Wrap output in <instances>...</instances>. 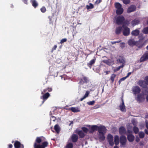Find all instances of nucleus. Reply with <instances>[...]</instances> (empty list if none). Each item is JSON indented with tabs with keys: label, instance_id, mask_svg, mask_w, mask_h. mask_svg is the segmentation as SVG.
Masks as SVG:
<instances>
[{
	"label": "nucleus",
	"instance_id": "obj_10",
	"mask_svg": "<svg viewBox=\"0 0 148 148\" xmlns=\"http://www.w3.org/2000/svg\"><path fill=\"white\" fill-rule=\"evenodd\" d=\"M136 6L134 5H132L128 7L127 10V12L129 13L132 12H134L136 11Z\"/></svg>",
	"mask_w": 148,
	"mask_h": 148
},
{
	"label": "nucleus",
	"instance_id": "obj_61",
	"mask_svg": "<svg viewBox=\"0 0 148 148\" xmlns=\"http://www.w3.org/2000/svg\"><path fill=\"white\" fill-rule=\"evenodd\" d=\"M127 132L130 134H131L132 133V132L130 130H127Z\"/></svg>",
	"mask_w": 148,
	"mask_h": 148
},
{
	"label": "nucleus",
	"instance_id": "obj_56",
	"mask_svg": "<svg viewBox=\"0 0 148 148\" xmlns=\"http://www.w3.org/2000/svg\"><path fill=\"white\" fill-rule=\"evenodd\" d=\"M139 145L140 146H143L144 145V143L143 141H140L139 143Z\"/></svg>",
	"mask_w": 148,
	"mask_h": 148
},
{
	"label": "nucleus",
	"instance_id": "obj_36",
	"mask_svg": "<svg viewBox=\"0 0 148 148\" xmlns=\"http://www.w3.org/2000/svg\"><path fill=\"white\" fill-rule=\"evenodd\" d=\"M145 133L143 132H140L138 133V135L139 138H143L145 136Z\"/></svg>",
	"mask_w": 148,
	"mask_h": 148
},
{
	"label": "nucleus",
	"instance_id": "obj_8",
	"mask_svg": "<svg viewBox=\"0 0 148 148\" xmlns=\"http://www.w3.org/2000/svg\"><path fill=\"white\" fill-rule=\"evenodd\" d=\"M132 91L134 95L139 94L141 91L140 87L138 86H134L132 88Z\"/></svg>",
	"mask_w": 148,
	"mask_h": 148
},
{
	"label": "nucleus",
	"instance_id": "obj_47",
	"mask_svg": "<svg viewBox=\"0 0 148 148\" xmlns=\"http://www.w3.org/2000/svg\"><path fill=\"white\" fill-rule=\"evenodd\" d=\"M67 40V39L66 38H63L60 40V43L61 44H62L64 42H66Z\"/></svg>",
	"mask_w": 148,
	"mask_h": 148
},
{
	"label": "nucleus",
	"instance_id": "obj_21",
	"mask_svg": "<svg viewBox=\"0 0 148 148\" xmlns=\"http://www.w3.org/2000/svg\"><path fill=\"white\" fill-rule=\"evenodd\" d=\"M98 126L97 125H92L90 128V133H93L95 130H97Z\"/></svg>",
	"mask_w": 148,
	"mask_h": 148
},
{
	"label": "nucleus",
	"instance_id": "obj_35",
	"mask_svg": "<svg viewBox=\"0 0 148 148\" xmlns=\"http://www.w3.org/2000/svg\"><path fill=\"white\" fill-rule=\"evenodd\" d=\"M115 6L117 9L122 8L121 5L118 2L116 3H115Z\"/></svg>",
	"mask_w": 148,
	"mask_h": 148
},
{
	"label": "nucleus",
	"instance_id": "obj_5",
	"mask_svg": "<svg viewBox=\"0 0 148 148\" xmlns=\"http://www.w3.org/2000/svg\"><path fill=\"white\" fill-rule=\"evenodd\" d=\"M48 145V143L47 141L43 142L41 145H37L36 144H34V148H45Z\"/></svg>",
	"mask_w": 148,
	"mask_h": 148
},
{
	"label": "nucleus",
	"instance_id": "obj_34",
	"mask_svg": "<svg viewBox=\"0 0 148 148\" xmlns=\"http://www.w3.org/2000/svg\"><path fill=\"white\" fill-rule=\"evenodd\" d=\"M73 145L71 143H69L67 144L65 148H73Z\"/></svg>",
	"mask_w": 148,
	"mask_h": 148
},
{
	"label": "nucleus",
	"instance_id": "obj_24",
	"mask_svg": "<svg viewBox=\"0 0 148 148\" xmlns=\"http://www.w3.org/2000/svg\"><path fill=\"white\" fill-rule=\"evenodd\" d=\"M140 33L139 31L137 29L133 30L131 32V34L132 36H138Z\"/></svg>",
	"mask_w": 148,
	"mask_h": 148
},
{
	"label": "nucleus",
	"instance_id": "obj_52",
	"mask_svg": "<svg viewBox=\"0 0 148 148\" xmlns=\"http://www.w3.org/2000/svg\"><path fill=\"white\" fill-rule=\"evenodd\" d=\"M47 91V88L44 89L43 91H42V92H41V94L42 95H43V94L45 93Z\"/></svg>",
	"mask_w": 148,
	"mask_h": 148
},
{
	"label": "nucleus",
	"instance_id": "obj_42",
	"mask_svg": "<svg viewBox=\"0 0 148 148\" xmlns=\"http://www.w3.org/2000/svg\"><path fill=\"white\" fill-rule=\"evenodd\" d=\"M144 89L143 90V92L145 95H147L148 94V87L147 85L146 86V87L144 88Z\"/></svg>",
	"mask_w": 148,
	"mask_h": 148
},
{
	"label": "nucleus",
	"instance_id": "obj_25",
	"mask_svg": "<svg viewBox=\"0 0 148 148\" xmlns=\"http://www.w3.org/2000/svg\"><path fill=\"white\" fill-rule=\"evenodd\" d=\"M123 9L122 8L117 9L116 11V13L117 15H121L123 12Z\"/></svg>",
	"mask_w": 148,
	"mask_h": 148
},
{
	"label": "nucleus",
	"instance_id": "obj_59",
	"mask_svg": "<svg viewBox=\"0 0 148 148\" xmlns=\"http://www.w3.org/2000/svg\"><path fill=\"white\" fill-rule=\"evenodd\" d=\"M126 78H127L126 77H125L122 78H121L120 79H121V81H124V80H125L126 79Z\"/></svg>",
	"mask_w": 148,
	"mask_h": 148
},
{
	"label": "nucleus",
	"instance_id": "obj_4",
	"mask_svg": "<svg viewBox=\"0 0 148 148\" xmlns=\"http://www.w3.org/2000/svg\"><path fill=\"white\" fill-rule=\"evenodd\" d=\"M125 18L122 15H121L117 17L116 19V23L119 25L122 24L124 21Z\"/></svg>",
	"mask_w": 148,
	"mask_h": 148
},
{
	"label": "nucleus",
	"instance_id": "obj_43",
	"mask_svg": "<svg viewBox=\"0 0 148 148\" xmlns=\"http://www.w3.org/2000/svg\"><path fill=\"white\" fill-rule=\"evenodd\" d=\"M82 131L86 133H87L88 131V129L87 128L85 127H82Z\"/></svg>",
	"mask_w": 148,
	"mask_h": 148
},
{
	"label": "nucleus",
	"instance_id": "obj_30",
	"mask_svg": "<svg viewBox=\"0 0 148 148\" xmlns=\"http://www.w3.org/2000/svg\"><path fill=\"white\" fill-rule=\"evenodd\" d=\"M54 130L58 134H59L60 131V128L58 124L54 126Z\"/></svg>",
	"mask_w": 148,
	"mask_h": 148
},
{
	"label": "nucleus",
	"instance_id": "obj_41",
	"mask_svg": "<svg viewBox=\"0 0 148 148\" xmlns=\"http://www.w3.org/2000/svg\"><path fill=\"white\" fill-rule=\"evenodd\" d=\"M142 100V95L140 94H139L138 95L137 98H136V100L139 102H141Z\"/></svg>",
	"mask_w": 148,
	"mask_h": 148
},
{
	"label": "nucleus",
	"instance_id": "obj_54",
	"mask_svg": "<svg viewBox=\"0 0 148 148\" xmlns=\"http://www.w3.org/2000/svg\"><path fill=\"white\" fill-rule=\"evenodd\" d=\"M145 126L148 129V121L147 120L145 121Z\"/></svg>",
	"mask_w": 148,
	"mask_h": 148
},
{
	"label": "nucleus",
	"instance_id": "obj_11",
	"mask_svg": "<svg viewBox=\"0 0 148 148\" xmlns=\"http://www.w3.org/2000/svg\"><path fill=\"white\" fill-rule=\"evenodd\" d=\"M117 63H119L122 64L124 65L125 63V60L124 57L122 56H119V57L116 58Z\"/></svg>",
	"mask_w": 148,
	"mask_h": 148
},
{
	"label": "nucleus",
	"instance_id": "obj_32",
	"mask_svg": "<svg viewBox=\"0 0 148 148\" xmlns=\"http://www.w3.org/2000/svg\"><path fill=\"white\" fill-rule=\"evenodd\" d=\"M77 134L81 138H83L85 134L84 132L81 130H80L78 131Z\"/></svg>",
	"mask_w": 148,
	"mask_h": 148
},
{
	"label": "nucleus",
	"instance_id": "obj_49",
	"mask_svg": "<svg viewBox=\"0 0 148 148\" xmlns=\"http://www.w3.org/2000/svg\"><path fill=\"white\" fill-rule=\"evenodd\" d=\"M102 0H96L95 2V4L98 5L102 2Z\"/></svg>",
	"mask_w": 148,
	"mask_h": 148
},
{
	"label": "nucleus",
	"instance_id": "obj_45",
	"mask_svg": "<svg viewBox=\"0 0 148 148\" xmlns=\"http://www.w3.org/2000/svg\"><path fill=\"white\" fill-rule=\"evenodd\" d=\"M123 1L124 4L127 5L129 4L130 1V0H123Z\"/></svg>",
	"mask_w": 148,
	"mask_h": 148
},
{
	"label": "nucleus",
	"instance_id": "obj_20",
	"mask_svg": "<svg viewBox=\"0 0 148 148\" xmlns=\"http://www.w3.org/2000/svg\"><path fill=\"white\" fill-rule=\"evenodd\" d=\"M121 100L122 103L120 105L119 108L122 111L124 112L126 110L123 98H122Z\"/></svg>",
	"mask_w": 148,
	"mask_h": 148
},
{
	"label": "nucleus",
	"instance_id": "obj_37",
	"mask_svg": "<svg viewBox=\"0 0 148 148\" xmlns=\"http://www.w3.org/2000/svg\"><path fill=\"white\" fill-rule=\"evenodd\" d=\"M133 130L135 134H137L139 132V129L137 127L134 126L133 128Z\"/></svg>",
	"mask_w": 148,
	"mask_h": 148
},
{
	"label": "nucleus",
	"instance_id": "obj_44",
	"mask_svg": "<svg viewBox=\"0 0 148 148\" xmlns=\"http://www.w3.org/2000/svg\"><path fill=\"white\" fill-rule=\"evenodd\" d=\"M40 10L42 13H44L46 11V9L45 6H43L41 8Z\"/></svg>",
	"mask_w": 148,
	"mask_h": 148
},
{
	"label": "nucleus",
	"instance_id": "obj_27",
	"mask_svg": "<svg viewBox=\"0 0 148 148\" xmlns=\"http://www.w3.org/2000/svg\"><path fill=\"white\" fill-rule=\"evenodd\" d=\"M114 142L115 145H118L119 143V137L118 135H116L114 136Z\"/></svg>",
	"mask_w": 148,
	"mask_h": 148
},
{
	"label": "nucleus",
	"instance_id": "obj_33",
	"mask_svg": "<svg viewBox=\"0 0 148 148\" xmlns=\"http://www.w3.org/2000/svg\"><path fill=\"white\" fill-rule=\"evenodd\" d=\"M142 32L145 34H148V27L144 28L142 31Z\"/></svg>",
	"mask_w": 148,
	"mask_h": 148
},
{
	"label": "nucleus",
	"instance_id": "obj_60",
	"mask_svg": "<svg viewBox=\"0 0 148 148\" xmlns=\"http://www.w3.org/2000/svg\"><path fill=\"white\" fill-rule=\"evenodd\" d=\"M140 140V139H139V138L138 137H136V141L137 142H138Z\"/></svg>",
	"mask_w": 148,
	"mask_h": 148
},
{
	"label": "nucleus",
	"instance_id": "obj_13",
	"mask_svg": "<svg viewBox=\"0 0 148 148\" xmlns=\"http://www.w3.org/2000/svg\"><path fill=\"white\" fill-rule=\"evenodd\" d=\"M119 133L122 135H124L126 134V131L125 128L123 126H122L119 128Z\"/></svg>",
	"mask_w": 148,
	"mask_h": 148
},
{
	"label": "nucleus",
	"instance_id": "obj_39",
	"mask_svg": "<svg viewBox=\"0 0 148 148\" xmlns=\"http://www.w3.org/2000/svg\"><path fill=\"white\" fill-rule=\"evenodd\" d=\"M116 77V75L115 74H112L110 77V79L111 80V82L112 83L114 81V79Z\"/></svg>",
	"mask_w": 148,
	"mask_h": 148
},
{
	"label": "nucleus",
	"instance_id": "obj_50",
	"mask_svg": "<svg viewBox=\"0 0 148 148\" xmlns=\"http://www.w3.org/2000/svg\"><path fill=\"white\" fill-rule=\"evenodd\" d=\"M145 81L146 84L148 85V76H147L145 77Z\"/></svg>",
	"mask_w": 148,
	"mask_h": 148
},
{
	"label": "nucleus",
	"instance_id": "obj_2",
	"mask_svg": "<svg viewBox=\"0 0 148 148\" xmlns=\"http://www.w3.org/2000/svg\"><path fill=\"white\" fill-rule=\"evenodd\" d=\"M79 84L80 85L87 84L90 82L89 78L86 76L82 75L78 79Z\"/></svg>",
	"mask_w": 148,
	"mask_h": 148
},
{
	"label": "nucleus",
	"instance_id": "obj_53",
	"mask_svg": "<svg viewBox=\"0 0 148 148\" xmlns=\"http://www.w3.org/2000/svg\"><path fill=\"white\" fill-rule=\"evenodd\" d=\"M57 47V46L56 45H55L53 47L52 49V51H53L56 50Z\"/></svg>",
	"mask_w": 148,
	"mask_h": 148
},
{
	"label": "nucleus",
	"instance_id": "obj_9",
	"mask_svg": "<svg viewBox=\"0 0 148 148\" xmlns=\"http://www.w3.org/2000/svg\"><path fill=\"white\" fill-rule=\"evenodd\" d=\"M50 95L49 92L44 93L43 95L41 96L40 98L43 100L42 103L43 104L50 96Z\"/></svg>",
	"mask_w": 148,
	"mask_h": 148
},
{
	"label": "nucleus",
	"instance_id": "obj_48",
	"mask_svg": "<svg viewBox=\"0 0 148 148\" xmlns=\"http://www.w3.org/2000/svg\"><path fill=\"white\" fill-rule=\"evenodd\" d=\"M95 101H90L87 103L89 105H93L95 103Z\"/></svg>",
	"mask_w": 148,
	"mask_h": 148
},
{
	"label": "nucleus",
	"instance_id": "obj_22",
	"mask_svg": "<svg viewBox=\"0 0 148 148\" xmlns=\"http://www.w3.org/2000/svg\"><path fill=\"white\" fill-rule=\"evenodd\" d=\"M30 2L34 8H36L38 5V3L36 0H30Z\"/></svg>",
	"mask_w": 148,
	"mask_h": 148
},
{
	"label": "nucleus",
	"instance_id": "obj_19",
	"mask_svg": "<svg viewBox=\"0 0 148 148\" xmlns=\"http://www.w3.org/2000/svg\"><path fill=\"white\" fill-rule=\"evenodd\" d=\"M71 139L73 142L76 143L78 140V136L77 134H73L71 136Z\"/></svg>",
	"mask_w": 148,
	"mask_h": 148
},
{
	"label": "nucleus",
	"instance_id": "obj_16",
	"mask_svg": "<svg viewBox=\"0 0 148 148\" xmlns=\"http://www.w3.org/2000/svg\"><path fill=\"white\" fill-rule=\"evenodd\" d=\"M127 139L130 142H132L134 141L135 138V137L132 134H127Z\"/></svg>",
	"mask_w": 148,
	"mask_h": 148
},
{
	"label": "nucleus",
	"instance_id": "obj_3",
	"mask_svg": "<svg viewBox=\"0 0 148 148\" xmlns=\"http://www.w3.org/2000/svg\"><path fill=\"white\" fill-rule=\"evenodd\" d=\"M127 141L126 138L124 135H122L120 137L119 142L121 147H124L126 144Z\"/></svg>",
	"mask_w": 148,
	"mask_h": 148
},
{
	"label": "nucleus",
	"instance_id": "obj_29",
	"mask_svg": "<svg viewBox=\"0 0 148 148\" xmlns=\"http://www.w3.org/2000/svg\"><path fill=\"white\" fill-rule=\"evenodd\" d=\"M139 21L136 19H134L131 22V24L133 26L139 24Z\"/></svg>",
	"mask_w": 148,
	"mask_h": 148
},
{
	"label": "nucleus",
	"instance_id": "obj_46",
	"mask_svg": "<svg viewBox=\"0 0 148 148\" xmlns=\"http://www.w3.org/2000/svg\"><path fill=\"white\" fill-rule=\"evenodd\" d=\"M124 65H123V64H122L121 66H119L115 70V71H118L119 70H120V69L121 68H123L124 66Z\"/></svg>",
	"mask_w": 148,
	"mask_h": 148
},
{
	"label": "nucleus",
	"instance_id": "obj_28",
	"mask_svg": "<svg viewBox=\"0 0 148 148\" xmlns=\"http://www.w3.org/2000/svg\"><path fill=\"white\" fill-rule=\"evenodd\" d=\"M144 81L143 80H140L138 81V84L141 87L144 88L146 87L145 84H144Z\"/></svg>",
	"mask_w": 148,
	"mask_h": 148
},
{
	"label": "nucleus",
	"instance_id": "obj_26",
	"mask_svg": "<svg viewBox=\"0 0 148 148\" xmlns=\"http://www.w3.org/2000/svg\"><path fill=\"white\" fill-rule=\"evenodd\" d=\"M122 30V27H119L116 28L115 30V33L116 34L118 35L120 34Z\"/></svg>",
	"mask_w": 148,
	"mask_h": 148
},
{
	"label": "nucleus",
	"instance_id": "obj_63",
	"mask_svg": "<svg viewBox=\"0 0 148 148\" xmlns=\"http://www.w3.org/2000/svg\"><path fill=\"white\" fill-rule=\"evenodd\" d=\"M23 2L25 3L26 4H28L27 0H23Z\"/></svg>",
	"mask_w": 148,
	"mask_h": 148
},
{
	"label": "nucleus",
	"instance_id": "obj_38",
	"mask_svg": "<svg viewBox=\"0 0 148 148\" xmlns=\"http://www.w3.org/2000/svg\"><path fill=\"white\" fill-rule=\"evenodd\" d=\"M94 7V6L91 3H89V5H87L86 6V8L87 10L90 9H92Z\"/></svg>",
	"mask_w": 148,
	"mask_h": 148
},
{
	"label": "nucleus",
	"instance_id": "obj_40",
	"mask_svg": "<svg viewBox=\"0 0 148 148\" xmlns=\"http://www.w3.org/2000/svg\"><path fill=\"white\" fill-rule=\"evenodd\" d=\"M103 62L104 63L110 66L111 65V62L110 61V60H104L103 61Z\"/></svg>",
	"mask_w": 148,
	"mask_h": 148
},
{
	"label": "nucleus",
	"instance_id": "obj_23",
	"mask_svg": "<svg viewBox=\"0 0 148 148\" xmlns=\"http://www.w3.org/2000/svg\"><path fill=\"white\" fill-rule=\"evenodd\" d=\"M96 59L95 58L91 60L90 62L87 64L88 66L90 68L92 65L94 64L95 62Z\"/></svg>",
	"mask_w": 148,
	"mask_h": 148
},
{
	"label": "nucleus",
	"instance_id": "obj_17",
	"mask_svg": "<svg viewBox=\"0 0 148 148\" xmlns=\"http://www.w3.org/2000/svg\"><path fill=\"white\" fill-rule=\"evenodd\" d=\"M137 42L134 39H130L128 41V44L130 46L133 47L136 45Z\"/></svg>",
	"mask_w": 148,
	"mask_h": 148
},
{
	"label": "nucleus",
	"instance_id": "obj_51",
	"mask_svg": "<svg viewBox=\"0 0 148 148\" xmlns=\"http://www.w3.org/2000/svg\"><path fill=\"white\" fill-rule=\"evenodd\" d=\"M121 41V40L117 41H111V43L113 45L114 44H115L116 43H119Z\"/></svg>",
	"mask_w": 148,
	"mask_h": 148
},
{
	"label": "nucleus",
	"instance_id": "obj_15",
	"mask_svg": "<svg viewBox=\"0 0 148 148\" xmlns=\"http://www.w3.org/2000/svg\"><path fill=\"white\" fill-rule=\"evenodd\" d=\"M15 148H24V146L23 144H21V143L18 141H15L14 144Z\"/></svg>",
	"mask_w": 148,
	"mask_h": 148
},
{
	"label": "nucleus",
	"instance_id": "obj_31",
	"mask_svg": "<svg viewBox=\"0 0 148 148\" xmlns=\"http://www.w3.org/2000/svg\"><path fill=\"white\" fill-rule=\"evenodd\" d=\"M89 93H90V92L89 91H86L85 93V95L84 96V97H83L81 98L80 99V101H82L85 98H86L87 97H88V95L89 94Z\"/></svg>",
	"mask_w": 148,
	"mask_h": 148
},
{
	"label": "nucleus",
	"instance_id": "obj_57",
	"mask_svg": "<svg viewBox=\"0 0 148 148\" xmlns=\"http://www.w3.org/2000/svg\"><path fill=\"white\" fill-rule=\"evenodd\" d=\"M13 145L12 144H10L8 145V148H12Z\"/></svg>",
	"mask_w": 148,
	"mask_h": 148
},
{
	"label": "nucleus",
	"instance_id": "obj_1",
	"mask_svg": "<svg viewBox=\"0 0 148 148\" xmlns=\"http://www.w3.org/2000/svg\"><path fill=\"white\" fill-rule=\"evenodd\" d=\"M97 131L99 133V139L100 140L104 141L105 139V134L106 132L107 129L106 127L102 125L98 126Z\"/></svg>",
	"mask_w": 148,
	"mask_h": 148
},
{
	"label": "nucleus",
	"instance_id": "obj_58",
	"mask_svg": "<svg viewBox=\"0 0 148 148\" xmlns=\"http://www.w3.org/2000/svg\"><path fill=\"white\" fill-rule=\"evenodd\" d=\"M51 118H52V120L53 121H55V120H56V117L54 116H51Z\"/></svg>",
	"mask_w": 148,
	"mask_h": 148
},
{
	"label": "nucleus",
	"instance_id": "obj_64",
	"mask_svg": "<svg viewBox=\"0 0 148 148\" xmlns=\"http://www.w3.org/2000/svg\"><path fill=\"white\" fill-rule=\"evenodd\" d=\"M145 132L146 134L148 135V130H147L146 129H145Z\"/></svg>",
	"mask_w": 148,
	"mask_h": 148
},
{
	"label": "nucleus",
	"instance_id": "obj_7",
	"mask_svg": "<svg viewBox=\"0 0 148 148\" xmlns=\"http://www.w3.org/2000/svg\"><path fill=\"white\" fill-rule=\"evenodd\" d=\"M107 138L110 145L111 146H112L114 145L113 136L110 134H109L107 136Z\"/></svg>",
	"mask_w": 148,
	"mask_h": 148
},
{
	"label": "nucleus",
	"instance_id": "obj_14",
	"mask_svg": "<svg viewBox=\"0 0 148 148\" xmlns=\"http://www.w3.org/2000/svg\"><path fill=\"white\" fill-rule=\"evenodd\" d=\"M148 60V51L147 53L145 52L141 57L140 59V62H143Z\"/></svg>",
	"mask_w": 148,
	"mask_h": 148
},
{
	"label": "nucleus",
	"instance_id": "obj_55",
	"mask_svg": "<svg viewBox=\"0 0 148 148\" xmlns=\"http://www.w3.org/2000/svg\"><path fill=\"white\" fill-rule=\"evenodd\" d=\"M47 88V91L49 92H51L52 90V88L48 87Z\"/></svg>",
	"mask_w": 148,
	"mask_h": 148
},
{
	"label": "nucleus",
	"instance_id": "obj_6",
	"mask_svg": "<svg viewBox=\"0 0 148 148\" xmlns=\"http://www.w3.org/2000/svg\"><path fill=\"white\" fill-rule=\"evenodd\" d=\"M122 27L123 29V34L125 36H127L130 34V30L129 28L123 25Z\"/></svg>",
	"mask_w": 148,
	"mask_h": 148
},
{
	"label": "nucleus",
	"instance_id": "obj_12",
	"mask_svg": "<svg viewBox=\"0 0 148 148\" xmlns=\"http://www.w3.org/2000/svg\"><path fill=\"white\" fill-rule=\"evenodd\" d=\"M43 139H45V138L42 136L37 137L34 144H36L37 145H40V143L42 142Z\"/></svg>",
	"mask_w": 148,
	"mask_h": 148
},
{
	"label": "nucleus",
	"instance_id": "obj_18",
	"mask_svg": "<svg viewBox=\"0 0 148 148\" xmlns=\"http://www.w3.org/2000/svg\"><path fill=\"white\" fill-rule=\"evenodd\" d=\"M64 109L67 110H71L74 112H76L80 111V110H79L78 108H77L72 107L69 108H65Z\"/></svg>",
	"mask_w": 148,
	"mask_h": 148
},
{
	"label": "nucleus",
	"instance_id": "obj_62",
	"mask_svg": "<svg viewBox=\"0 0 148 148\" xmlns=\"http://www.w3.org/2000/svg\"><path fill=\"white\" fill-rule=\"evenodd\" d=\"M104 72V73H106V75H107V74H108L110 72V71H105Z\"/></svg>",
	"mask_w": 148,
	"mask_h": 148
}]
</instances>
